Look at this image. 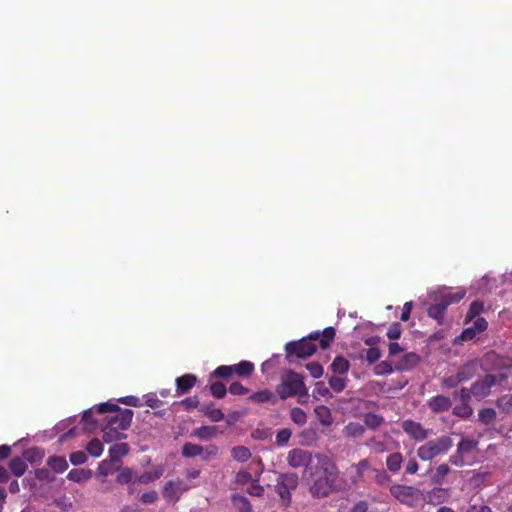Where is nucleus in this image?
I'll use <instances>...</instances> for the list:
<instances>
[{
  "instance_id": "46",
  "label": "nucleus",
  "mask_w": 512,
  "mask_h": 512,
  "mask_svg": "<svg viewBox=\"0 0 512 512\" xmlns=\"http://www.w3.org/2000/svg\"><path fill=\"white\" fill-rule=\"evenodd\" d=\"M478 418L483 424H492L496 419V411L493 408H483L479 411Z\"/></svg>"
},
{
  "instance_id": "50",
  "label": "nucleus",
  "mask_w": 512,
  "mask_h": 512,
  "mask_svg": "<svg viewBox=\"0 0 512 512\" xmlns=\"http://www.w3.org/2000/svg\"><path fill=\"white\" fill-rule=\"evenodd\" d=\"M134 479V472L131 468H123L117 475V483L124 485L129 484Z\"/></svg>"
},
{
  "instance_id": "51",
  "label": "nucleus",
  "mask_w": 512,
  "mask_h": 512,
  "mask_svg": "<svg viewBox=\"0 0 512 512\" xmlns=\"http://www.w3.org/2000/svg\"><path fill=\"white\" fill-rule=\"evenodd\" d=\"M210 392L211 394L217 398V399H221L223 397H225L226 393H227V388L226 386L222 383V382H213L210 387Z\"/></svg>"
},
{
  "instance_id": "26",
  "label": "nucleus",
  "mask_w": 512,
  "mask_h": 512,
  "mask_svg": "<svg viewBox=\"0 0 512 512\" xmlns=\"http://www.w3.org/2000/svg\"><path fill=\"white\" fill-rule=\"evenodd\" d=\"M403 456L400 452H394L386 458L387 469L392 473H397L401 469Z\"/></svg>"
},
{
  "instance_id": "33",
  "label": "nucleus",
  "mask_w": 512,
  "mask_h": 512,
  "mask_svg": "<svg viewBox=\"0 0 512 512\" xmlns=\"http://www.w3.org/2000/svg\"><path fill=\"white\" fill-rule=\"evenodd\" d=\"M478 442L474 439L462 438L457 444L456 451L463 456L471 453L477 446Z\"/></svg>"
},
{
  "instance_id": "7",
  "label": "nucleus",
  "mask_w": 512,
  "mask_h": 512,
  "mask_svg": "<svg viewBox=\"0 0 512 512\" xmlns=\"http://www.w3.org/2000/svg\"><path fill=\"white\" fill-rule=\"evenodd\" d=\"M401 428L407 436L415 442H423L428 439L431 430L425 428L420 422L412 419H406L401 422Z\"/></svg>"
},
{
  "instance_id": "61",
  "label": "nucleus",
  "mask_w": 512,
  "mask_h": 512,
  "mask_svg": "<svg viewBox=\"0 0 512 512\" xmlns=\"http://www.w3.org/2000/svg\"><path fill=\"white\" fill-rule=\"evenodd\" d=\"M69 459L73 465H81L87 461V455L83 451H75L70 454Z\"/></svg>"
},
{
  "instance_id": "52",
  "label": "nucleus",
  "mask_w": 512,
  "mask_h": 512,
  "mask_svg": "<svg viewBox=\"0 0 512 512\" xmlns=\"http://www.w3.org/2000/svg\"><path fill=\"white\" fill-rule=\"evenodd\" d=\"M292 435V431L288 428L280 429L276 434V444L278 446H285L288 444Z\"/></svg>"
},
{
  "instance_id": "31",
  "label": "nucleus",
  "mask_w": 512,
  "mask_h": 512,
  "mask_svg": "<svg viewBox=\"0 0 512 512\" xmlns=\"http://www.w3.org/2000/svg\"><path fill=\"white\" fill-rule=\"evenodd\" d=\"M129 452V445L127 443H116L109 448V454L113 461L119 460Z\"/></svg>"
},
{
  "instance_id": "47",
  "label": "nucleus",
  "mask_w": 512,
  "mask_h": 512,
  "mask_svg": "<svg viewBox=\"0 0 512 512\" xmlns=\"http://www.w3.org/2000/svg\"><path fill=\"white\" fill-rule=\"evenodd\" d=\"M234 374V365L218 366L210 375V377L230 378Z\"/></svg>"
},
{
  "instance_id": "10",
  "label": "nucleus",
  "mask_w": 512,
  "mask_h": 512,
  "mask_svg": "<svg viewBox=\"0 0 512 512\" xmlns=\"http://www.w3.org/2000/svg\"><path fill=\"white\" fill-rule=\"evenodd\" d=\"M493 381L492 374H487L483 378L475 381L471 385L473 397L478 401L486 398L490 394L491 388L495 386V382Z\"/></svg>"
},
{
  "instance_id": "3",
  "label": "nucleus",
  "mask_w": 512,
  "mask_h": 512,
  "mask_svg": "<svg viewBox=\"0 0 512 512\" xmlns=\"http://www.w3.org/2000/svg\"><path fill=\"white\" fill-rule=\"evenodd\" d=\"M276 392L282 400L298 396L300 403H303L302 397L308 396V389L303 376L293 370H289L282 375L281 383L277 386Z\"/></svg>"
},
{
  "instance_id": "44",
  "label": "nucleus",
  "mask_w": 512,
  "mask_h": 512,
  "mask_svg": "<svg viewBox=\"0 0 512 512\" xmlns=\"http://www.w3.org/2000/svg\"><path fill=\"white\" fill-rule=\"evenodd\" d=\"M364 431V426L355 422L347 424L344 428L345 435L354 438L362 436Z\"/></svg>"
},
{
  "instance_id": "36",
  "label": "nucleus",
  "mask_w": 512,
  "mask_h": 512,
  "mask_svg": "<svg viewBox=\"0 0 512 512\" xmlns=\"http://www.w3.org/2000/svg\"><path fill=\"white\" fill-rule=\"evenodd\" d=\"M314 412L321 424L328 426L332 423L330 409L325 405H318L314 408Z\"/></svg>"
},
{
  "instance_id": "30",
  "label": "nucleus",
  "mask_w": 512,
  "mask_h": 512,
  "mask_svg": "<svg viewBox=\"0 0 512 512\" xmlns=\"http://www.w3.org/2000/svg\"><path fill=\"white\" fill-rule=\"evenodd\" d=\"M329 387L336 393L342 392L347 386L346 376L332 375L328 378Z\"/></svg>"
},
{
  "instance_id": "34",
  "label": "nucleus",
  "mask_w": 512,
  "mask_h": 512,
  "mask_svg": "<svg viewBox=\"0 0 512 512\" xmlns=\"http://www.w3.org/2000/svg\"><path fill=\"white\" fill-rule=\"evenodd\" d=\"M9 469L15 476H17V477L22 476L27 469V465H26L24 458L15 457V458L11 459L10 463H9Z\"/></svg>"
},
{
  "instance_id": "27",
  "label": "nucleus",
  "mask_w": 512,
  "mask_h": 512,
  "mask_svg": "<svg viewBox=\"0 0 512 512\" xmlns=\"http://www.w3.org/2000/svg\"><path fill=\"white\" fill-rule=\"evenodd\" d=\"M484 311V305L480 301H473L465 316V324L475 321L480 317V314Z\"/></svg>"
},
{
  "instance_id": "49",
  "label": "nucleus",
  "mask_w": 512,
  "mask_h": 512,
  "mask_svg": "<svg viewBox=\"0 0 512 512\" xmlns=\"http://www.w3.org/2000/svg\"><path fill=\"white\" fill-rule=\"evenodd\" d=\"M86 449L91 456L99 457L103 452V444L99 439L94 438L88 442Z\"/></svg>"
},
{
  "instance_id": "60",
  "label": "nucleus",
  "mask_w": 512,
  "mask_h": 512,
  "mask_svg": "<svg viewBox=\"0 0 512 512\" xmlns=\"http://www.w3.org/2000/svg\"><path fill=\"white\" fill-rule=\"evenodd\" d=\"M448 464L456 467H464L467 464V462L465 461V456H463L462 454H458V452L455 451L454 454L449 456Z\"/></svg>"
},
{
  "instance_id": "16",
  "label": "nucleus",
  "mask_w": 512,
  "mask_h": 512,
  "mask_svg": "<svg viewBox=\"0 0 512 512\" xmlns=\"http://www.w3.org/2000/svg\"><path fill=\"white\" fill-rule=\"evenodd\" d=\"M447 307L436 297L434 302L429 305L427 309V314L429 317L435 319L438 324H443L444 316L446 313Z\"/></svg>"
},
{
  "instance_id": "59",
  "label": "nucleus",
  "mask_w": 512,
  "mask_h": 512,
  "mask_svg": "<svg viewBox=\"0 0 512 512\" xmlns=\"http://www.w3.org/2000/svg\"><path fill=\"white\" fill-rule=\"evenodd\" d=\"M373 471L375 472V480L379 485L384 486L391 482V477L385 470L373 469Z\"/></svg>"
},
{
  "instance_id": "37",
  "label": "nucleus",
  "mask_w": 512,
  "mask_h": 512,
  "mask_svg": "<svg viewBox=\"0 0 512 512\" xmlns=\"http://www.w3.org/2000/svg\"><path fill=\"white\" fill-rule=\"evenodd\" d=\"M102 432H103V440L106 443H112L114 441H117V440H120V439L126 437V435H124L122 432H119L116 429L109 427L108 425H105L102 428Z\"/></svg>"
},
{
  "instance_id": "62",
  "label": "nucleus",
  "mask_w": 512,
  "mask_h": 512,
  "mask_svg": "<svg viewBox=\"0 0 512 512\" xmlns=\"http://www.w3.org/2000/svg\"><path fill=\"white\" fill-rule=\"evenodd\" d=\"M158 493L155 490H149L147 492H144L141 497L140 501L143 504H153L158 500Z\"/></svg>"
},
{
  "instance_id": "38",
  "label": "nucleus",
  "mask_w": 512,
  "mask_h": 512,
  "mask_svg": "<svg viewBox=\"0 0 512 512\" xmlns=\"http://www.w3.org/2000/svg\"><path fill=\"white\" fill-rule=\"evenodd\" d=\"M475 367V363H467L458 370L456 375L461 382L468 381L475 375Z\"/></svg>"
},
{
  "instance_id": "56",
  "label": "nucleus",
  "mask_w": 512,
  "mask_h": 512,
  "mask_svg": "<svg viewBox=\"0 0 512 512\" xmlns=\"http://www.w3.org/2000/svg\"><path fill=\"white\" fill-rule=\"evenodd\" d=\"M306 369L315 379H318L323 375V367L318 362H310L306 364Z\"/></svg>"
},
{
  "instance_id": "48",
  "label": "nucleus",
  "mask_w": 512,
  "mask_h": 512,
  "mask_svg": "<svg viewBox=\"0 0 512 512\" xmlns=\"http://www.w3.org/2000/svg\"><path fill=\"white\" fill-rule=\"evenodd\" d=\"M290 418L295 424L299 426H302L307 422V415L305 411L299 407H294L291 409Z\"/></svg>"
},
{
  "instance_id": "2",
  "label": "nucleus",
  "mask_w": 512,
  "mask_h": 512,
  "mask_svg": "<svg viewBox=\"0 0 512 512\" xmlns=\"http://www.w3.org/2000/svg\"><path fill=\"white\" fill-rule=\"evenodd\" d=\"M336 331L333 327H327L322 332L316 331L308 337H303L299 341H292L286 344V358L292 362L294 358L305 359L313 355L316 351V345L313 343L319 340V346L327 349L334 340Z\"/></svg>"
},
{
  "instance_id": "45",
  "label": "nucleus",
  "mask_w": 512,
  "mask_h": 512,
  "mask_svg": "<svg viewBox=\"0 0 512 512\" xmlns=\"http://www.w3.org/2000/svg\"><path fill=\"white\" fill-rule=\"evenodd\" d=\"M365 445L377 454H381L387 450L386 443L376 437L369 438Z\"/></svg>"
},
{
  "instance_id": "53",
  "label": "nucleus",
  "mask_w": 512,
  "mask_h": 512,
  "mask_svg": "<svg viewBox=\"0 0 512 512\" xmlns=\"http://www.w3.org/2000/svg\"><path fill=\"white\" fill-rule=\"evenodd\" d=\"M34 474L37 480L42 483H50L55 480V477L47 468L37 469Z\"/></svg>"
},
{
  "instance_id": "35",
  "label": "nucleus",
  "mask_w": 512,
  "mask_h": 512,
  "mask_svg": "<svg viewBox=\"0 0 512 512\" xmlns=\"http://www.w3.org/2000/svg\"><path fill=\"white\" fill-rule=\"evenodd\" d=\"M254 371V364L243 360L234 365V373L240 377H249Z\"/></svg>"
},
{
  "instance_id": "55",
  "label": "nucleus",
  "mask_w": 512,
  "mask_h": 512,
  "mask_svg": "<svg viewBox=\"0 0 512 512\" xmlns=\"http://www.w3.org/2000/svg\"><path fill=\"white\" fill-rule=\"evenodd\" d=\"M381 357V351L377 347H370L365 351V359L369 364H373Z\"/></svg>"
},
{
  "instance_id": "23",
  "label": "nucleus",
  "mask_w": 512,
  "mask_h": 512,
  "mask_svg": "<svg viewBox=\"0 0 512 512\" xmlns=\"http://www.w3.org/2000/svg\"><path fill=\"white\" fill-rule=\"evenodd\" d=\"M231 502L233 506L237 509L238 512H252V505L247 497L233 494L231 497Z\"/></svg>"
},
{
  "instance_id": "29",
  "label": "nucleus",
  "mask_w": 512,
  "mask_h": 512,
  "mask_svg": "<svg viewBox=\"0 0 512 512\" xmlns=\"http://www.w3.org/2000/svg\"><path fill=\"white\" fill-rule=\"evenodd\" d=\"M252 456L249 448L245 446H235L231 449V457L237 462H246Z\"/></svg>"
},
{
  "instance_id": "28",
  "label": "nucleus",
  "mask_w": 512,
  "mask_h": 512,
  "mask_svg": "<svg viewBox=\"0 0 512 512\" xmlns=\"http://www.w3.org/2000/svg\"><path fill=\"white\" fill-rule=\"evenodd\" d=\"M91 477V471L83 468H75L68 472L67 479L76 483L88 480Z\"/></svg>"
},
{
  "instance_id": "32",
  "label": "nucleus",
  "mask_w": 512,
  "mask_h": 512,
  "mask_svg": "<svg viewBox=\"0 0 512 512\" xmlns=\"http://www.w3.org/2000/svg\"><path fill=\"white\" fill-rule=\"evenodd\" d=\"M43 457H44L43 450L36 448V447L29 448V449L25 450L23 453V458H24L25 462L27 461L31 464H37V463L41 462Z\"/></svg>"
},
{
  "instance_id": "4",
  "label": "nucleus",
  "mask_w": 512,
  "mask_h": 512,
  "mask_svg": "<svg viewBox=\"0 0 512 512\" xmlns=\"http://www.w3.org/2000/svg\"><path fill=\"white\" fill-rule=\"evenodd\" d=\"M97 412L100 414H105L108 412L115 413L114 415L107 416L106 425L116 429L119 432L127 430L132 422L133 418V410L131 409H122L117 404L111 402H104L97 406Z\"/></svg>"
},
{
  "instance_id": "57",
  "label": "nucleus",
  "mask_w": 512,
  "mask_h": 512,
  "mask_svg": "<svg viewBox=\"0 0 512 512\" xmlns=\"http://www.w3.org/2000/svg\"><path fill=\"white\" fill-rule=\"evenodd\" d=\"M247 493L251 496L262 497L264 495V487L257 480H253L247 488Z\"/></svg>"
},
{
  "instance_id": "14",
  "label": "nucleus",
  "mask_w": 512,
  "mask_h": 512,
  "mask_svg": "<svg viewBox=\"0 0 512 512\" xmlns=\"http://www.w3.org/2000/svg\"><path fill=\"white\" fill-rule=\"evenodd\" d=\"M165 471L164 465L153 466L149 471H145L136 478V481L141 484H149L157 481L162 477Z\"/></svg>"
},
{
  "instance_id": "20",
  "label": "nucleus",
  "mask_w": 512,
  "mask_h": 512,
  "mask_svg": "<svg viewBox=\"0 0 512 512\" xmlns=\"http://www.w3.org/2000/svg\"><path fill=\"white\" fill-rule=\"evenodd\" d=\"M350 363L343 356H336L330 365L331 371L335 375L345 376L349 371Z\"/></svg>"
},
{
  "instance_id": "1",
  "label": "nucleus",
  "mask_w": 512,
  "mask_h": 512,
  "mask_svg": "<svg viewBox=\"0 0 512 512\" xmlns=\"http://www.w3.org/2000/svg\"><path fill=\"white\" fill-rule=\"evenodd\" d=\"M309 491L314 498H325L340 488L339 470L328 456H317V464L311 472Z\"/></svg>"
},
{
  "instance_id": "25",
  "label": "nucleus",
  "mask_w": 512,
  "mask_h": 512,
  "mask_svg": "<svg viewBox=\"0 0 512 512\" xmlns=\"http://www.w3.org/2000/svg\"><path fill=\"white\" fill-rule=\"evenodd\" d=\"M384 418L381 415L368 412L363 416L364 426L371 430H377L383 423Z\"/></svg>"
},
{
  "instance_id": "39",
  "label": "nucleus",
  "mask_w": 512,
  "mask_h": 512,
  "mask_svg": "<svg viewBox=\"0 0 512 512\" xmlns=\"http://www.w3.org/2000/svg\"><path fill=\"white\" fill-rule=\"evenodd\" d=\"M204 448L198 444L187 442L182 447V455L184 457H196L202 455Z\"/></svg>"
},
{
  "instance_id": "17",
  "label": "nucleus",
  "mask_w": 512,
  "mask_h": 512,
  "mask_svg": "<svg viewBox=\"0 0 512 512\" xmlns=\"http://www.w3.org/2000/svg\"><path fill=\"white\" fill-rule=\"evenodd\" d=\"M428 502L432 504H440L450 497V488H443L437 485L427 493Z\"/></svg>"
},
{
  "instance_id": "40",
  "label": "nucleus",
  "mask_w": 512,
  "mask_h": 512,
  "mask_svg": "<svg viewBox=\"0 0 512 512\" xmlns=\"http://www.w3.org/2000/svg\"><path fill=\"white\" fill-rule=\"evenodd\" d=\"M279 481L291 491L298 486V476L295 473H283L279 476Z\"/></svg>"
},
{
  "instance_id": "6",
  "label": "nucleus",
  "mask_w": 512,
  "mask_h": 512,
  "mask_svg": "<svg viewBox=\"0 0 512 512\" xmlns=\"http://www.w3.org/2000/svg\"><path fill=\"white\" fill-rule=\"evenodd\" d=\"M390 493L399 502L410 507L414 506L421 498V491L418 488L401 484L392 485Z\"/></svg>"
},
{
  "instance_id": "54",
  "label": "nucleus",
  "mask_w": 512,
  "mask_h": 512,
  "mask_svg": "<svg viewBox=\"0 0 512 512\" xmlns=\"http://www.w3.org/2000/svg\"><path fill=\"white\" fill-rule=\"evenodd\" d=\"M276 491L280 496L281 500L285 505H288L291 501V490L283 486V484L278 480L276 485Z\"/></svg>"
},
{
  "instance_id": "64",
  "label": "nucleus",
  "mask_w": 512,
  "mask_h": 512,
  "mask_svg": "<svg viewBox=\"0 0 512 512\" xmlns=\"http://www.w3.org/2000/svg\"><path fill=\"white\" fill-rule=\"evenodd\" d=\"M497 405L503 411L509 412V410L512 408V393L499 398Z\"/></svg>"
},
{
  "instance_id": "43",
  "label": "nucleus",
  "mask_w": 512,
  "mask_h": 512,
  "mask_svg": "<svg viewBox=\"0 0 512 512\" xmlns=\"http://www.w3.org/2000/svg\"><path fill=\"white\" fill-rule=\"evenodd\" d=\"M194 435L200 439H211L216 436L217 428L215 426H201L194 430Z\"/></svg>"
},
{
  "instance_id": "11",
  "label": "nucleus",
  "mask_w": 512,
  "mask_h": 512,
  "mask_svg": "<svg viewBox=\"0 0 512 512\" xmlns=\"http://www.w3.org/2000/svg\"><path fill=\"white\" fill-rule=\"evenodd\" d=\"M312 454L307 450L294 448L288 452L287 462L292 468L306 467L311 463Z\"/></svg>"
},
{
  "instance_id": "5",
  "label": "nucleus",
  "mask_w": 512,
  "mask_h": 512,
  "mask_svg": "<svg viewBox=\"0 0 512 512\" xmlns=\"http://www.w3.org/2000/svg\"><path fill=\"white\" fill-rule=\"evenodd\" d=\"M452 447L453 439L449 435H441L420 445L416 454L422 461H432L437 457L446 455Z\"/></svg>"
},
{
  "instance_id": "15",
  "label": "nucleus",
  "mask_w": 512,
  "mask_h": 512,
  "mask_svg": "<svg viewBox=\"0 0 512 512\" xmlns=\"http://www.w3.org/2000/svg\"><path fill=\"white\" fill-rule=\"evenodd\" d=\"M451 472L452 469L448 463L437 465L430 476L431 483L434 485H443Z\"/></svg>"
},
{
  "instance_id": "63",
  "label": "nucleus",
  "mask_w": 512,
  "mask_h": 512,
  "mask_svg": "<svg viewBox=\"0 0 512 512\" xmlns=\"http://www.w3.org/2000/svg\"><path fill=\"white\" fill-rule=\"evenodd\" d=\"M375 374L376 375H385L393 372L392 365L387 361H382L375 366Z\"/></svg>"
},
{
  "instance_id": "9",
  "label": "nucleus",
  "mask_w": 512,
  "mask_h": 512,
  "mask_svg": "<svg viewBox=\"0 0 512 512\" xmlns=\"http://www.w3.org/2000/svg\"><path fill=\"white\" fill-rule=\"evenodd\" d=\"M488 327V322L485 318H477L472 326L465 328L462 333L456 337L455 343L473 340L478 334L484 332Z\"/></svg>"
},
{
  "instance_id": "22",
  "label": "nucleus",
  "mask_w": 512,
  "mask_h": 512,
  "mask_svg": "<svg viewBox=\"0 0 512 512\" xmlns=\"http://www.w3.org/2000/svg\"><path fill=\"white\" fill-rule=\"evenodd\" d=\"M465 294L466 292L464 290L457 292H445L437 298L448 308L449 305L460 302L465 297Z\"/></svg>"
},
{
  "instance_id": "12",
  "label": "nucleus",
  "mask_w": 512,
  "mask_h": 512,
  "mask_svg": "<svg viewBox=\"0 0 512 512\" xmlns=\"http://www.w3.org/2000/svg\"><path fill=\"white\" fill-rule=\"evenodd\" d=\"M427 405L433 413H441L448 411L452 402L447 396L436 395L428 400Z\"/></svg>"
},
{
  "instance_id": "24",
  "label": "nucleus",
  "mask_w": 512,
  "mask_h": 512,
  "mask_svg": "<svg viewBox=\"0 0 512 512\" xmlns=\"http://www.w3.org/2000/svg\"><path fill=\"white\" fill-rule=\"evenodd\" d=\"M48 467L55 473H63L68 468L66 459L62 456H51L47 460Z\"/></svg>"
},
{
  "instance_id": "58",
  "label": "nucleus",
  "mask_w": 512,
  "mask_h": 512,
  "mask_svg": "<svg viewBox=\"0 0 512 512\" xmlns=\"http://www.w3.org/2000/svg\"><path fill=\"white\" fill-rule=\"evenodd\" d=\"M460 383H461V381L459 380V378L456 374L450 375L448 377H444L441 380V386L443 388H447V389H453V388L457 387Z\"/></svg>"
},
{
  "instance_id": "8",
  "label": "nucleus",
  "mask_w": 512,
  "mask_h": 512,
  "mask_svg": "<svg viewBox=\"0 0 512 512\" xmlns=\"http://www.w3.org/2000/svg\"><path fill=\"white\" fill-rule=\"evenodd\" d=\"M189 486L181 479L169 480L163 487V498L170 502L179 501L181 495L188 491Z\"/></svg>"
},
{
  "instance_id": "42",
  "label": "nucleus",
  "mask_w": 512,
  "mask_h": 512,
  "mask_svg": "<svg viewBox=\"0 0 512 512\" xmlns=\"http://www.w3.org/2000/svg\"><path fill=\"white\" fill-rule=\"evenodd\" d=\"M452 413L461 419H468L472 416L473 409L469 403H461L453 408Z\"/></svg>"
},
{
  "instance_id": "21",
  "label": "nucleus",
  "mask_w": 512,
  "mask_h": 512,
  "mask_svg": "<svg viewBox=\"0 0 512 512\" xmlns=\"http://www.w3.org/2000/svg\"><path fill=\"white\" fill-rule=\"evenodd\" d=\"M420 362V357L418 354L410 352L403 355L401 360L397 364L398 370H411Z\"/></svg>"
},
{
  "instance_id": "13",
  "label": "nucleus",
  "mask_w": 512,
  "mask_h": 512,
  "mask_svg": "<svg viewBox=\"0 0 512 512\" xmlns=\"http://www.w3.org/2000/svg\"><path fill=\"white\" fill-rule=\"evenodd\" d=\"M197 383V377L194 374H184L176 378V391L178 395L188 393Z\"/></svg>"
},
{
  "instance_id": "18",
  "label": "nucleus",
  "mask_w": 512,
  "mask_h": 512,
  "mask_svg": "<svg viewBox=\"0 0 512 512\" xmlns=\"http://www.w3.org/2000/svg\"><path fill=\"white\" fill-rule=\"evenodd\" d=\"M249 401L257 404L263 403H276L277 398L275 394L269 389H263L251 394L248 398Z\"/></svg>"
},
{
  "instance_id": "41",
  "label": "nucleus",
  "mask_w": 512,
  "mask_h": 512,
  "mask_svg": "<svg viewBox=\"0 0 512 512\" xmlns=\"http://www.w3.org/2000/svg\"><path fill=\"white\" fill-rule=\"evenodd\" d=\"M312 396L316 400H320L322 398H331L332 394L330 392V389L325 386V383L322 381H319L315 384V387L312 392Z\"/></svg>"
},
{
  "instance_id": "19",
  "label": "nucleus",
  "mask_w": 512,
  "mask_h": 512,
  "mask_svg": "<svg viewBox=\"0 0 512 512\" xmlns=\"http://www.w3.org/2000/svg\"><path fill=\"white\" fill-rule=\"evenodd\" d=\"M199 411L207 416L212 422H220L224 419V413L219 408H214L213 404H203Z\"/></svg>"
}]
</instances>
